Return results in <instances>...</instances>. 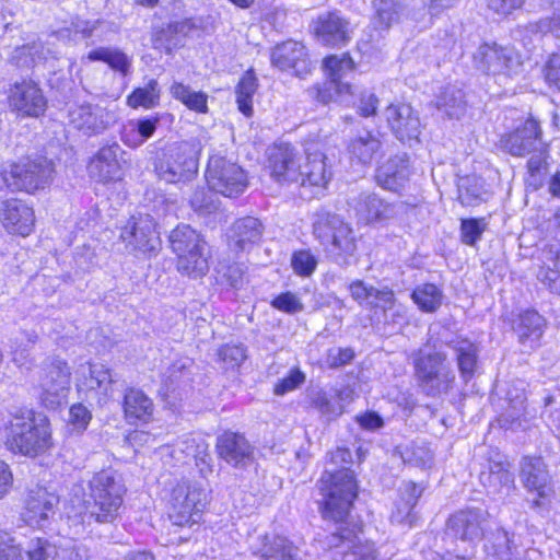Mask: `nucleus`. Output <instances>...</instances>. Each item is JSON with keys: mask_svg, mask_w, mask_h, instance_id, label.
I'll list each match as a JSON object with an SVG mask.
<instances>
[{"mask_svg": "<svg viewBox=\"0 0 560 560\" xmlns=\"http://www.w3.org/2000/svg\"><path fill=\"white\" fill-rule=\"evenodd\" d=\"M268 167L271 176L280 184H300L302 174L301 155L288 143H281L270 149Z\"/></svg>", "mask_w": 560, "mask_h": 560, "instance_id": "20", "label": "nucleus"}, {"mask_svg": "<svg viewBox=\"0 0 560 560\" xmlns=\"http://www.w3.org/2000/svg\"><path fill=\"white\" fill-rule=\"evenodd\" d=\"M359 222L364 224H387L405 219L412 206L404 201L388 202L375 192H362L352 201Z\"/></svg>", "mask_w": 560, "mask_h": 560, "instance_id": "9", "label": "nucleus"}, {"mask_svg": "<svg viewBox=\"0 0 560 560\" xmlns=\"http://www.w3.org/2000/svg\"><path fill=\"white\" fill-rule=\"evenodd\" d=\"M486 230L483 219H464L460 223L462 241L466 245H475Z\"/></svg>", "mask_w": 560, "mask_h": 560, "instance_id": "57", "label": "nucleus"}, {"mask_svg": "<svg viewBox=\"0 0 560 560\" xmlns=\"http://www.w3.org/2000/svg\"><path fill=\"white\" fill-rule=\"evenodd\" d=\"M206 179L211 190L225 197L243 194L248 185L245 171L237 163L219 154L210 156Z\"/></svg>", "mask_w": 560, "mask_h": 560, "instance_id": "10", "label": "nucleus"}, {"mask_svg": "<svg viewBox=\"0 0 560 560\" xmlns=\"http://www.w3.org/2000/svg\"><path fill=\"white\" fill-rule=\"evenodd\" d=\"M324 67L328 72L329 81L323 88L311 90L318 102L323 104L331 102L334 100L332 91L337 95L351 93V85L343 81L354 69V62L348 54L328 56L324 59Z\"/></svg>", "mask_w": 560, "mask_h": 560, "instance_id": "16", "label": "nucleus"}, {"mask_svg": "<svg viewBox=\"0 0 560 560\" xmlns=\"http://www.w3.org/2000/svg\"><path fill=\"white\" fill-rule=\"evenodd\" d=\"M512 545L513 542L509 536V533L504 529H498L488 540L486 549L488 555L494 557L497 560H511Z\"/></svg>", "mask_w": 560, "mask_h": 560, "instance_id": "53", "label": "nucleus"}, {"mask_svg": "<svg viewBox=\"0 0 560 560\" xmlns=\"http://www.w3.org/2000/svg\"><path fill=\"white\" fill-rule=\"evenodd\" d=\"M310 406L314 408L326 421L339 418L346 406L353 401L354 393L349 387L335 388L329 392L319 389L310 393Z\"/></svg>", "mask_w": 560, "mask_h": 560, "instance_id": "25", "label": "nucleus"}, {"mask_svg": "<svg viewBox=\"0 0 560 560\" xmlns=\"http://www.w3.org/2000/svg\"><path fill=\"white\" fill-rule=\"evenodd\" d=\"M331 172L326 164V156L319 151H306V163L302 166L300 186L325 188L330 180Z\"/></svg>", "mask_w": 560, "mask_h": 560, "instance_id": "36", "label": "nucleus"}, {"mask_svg": "<svg viewBox=\"0 0 560 560\" xmlns=\"http://www.w3.org/2000/svg\"><path fill=\"white\" fill-rule=\"evenodd\" d=\"M542 262L537 279L551 292L560 295V245L545 247Z\"/></svg>", "mask_w": 560, "mask_h": 560, "instance_id": "38", "label": "nucleus"}, {"mask_svg": "<svg viewBox=\"0 0 560 560\" xmlns=\"http://www.w3.org/2000/svg\"><path fill=\"white\" fill-rule=\"evenodd\" d=\"M70 375L67 362L58 358H50L42 364L38 375L39 399L46 408L56 409L66 398Z\"/></svg>", "mask_w": 560, "mask_h": 560, "instance_id": "11", "label": "nucleus"}, {"mask_svg": "<svg viewBox=\"0 0 560 560\" xmlns=\"http://www.w3.org/2000/svg\"><path fill=\"white\" fill-rule=\"evenodd\" d=\"M89 61L106 62L110 69L126 77L130 72L131 58L118 48L98 47L86 55Z\"/></svg>", "mask_w": 560, "mask_h": 560, "instance_id": "42", "label": "nucleus"}, {"mask_svg": "<svg viewBox=\"0 0 560 560\" xmlns=\"http://www.w3.org/2000/svg\"><path fill=\"white\" fill-rule=\"evenodd\" d=\"M317 488L323 497V517L342 524L357 498L354 472L347 467L326 468L317 482Z\"/></svg>", "mask_w": 560, "mask_h": 560, "instance_id": "3", "label": "nucleus"}, {"mask_svg": "<svg viewBox=\"0 0 560 560\" xmlns=\"http://www.w3.org/2000/svg\"><path fill=\"white\" fill-rule=\"evenodd\" d=\"M381 145L382 143L376 136L365 132L350 142L349 152L352 159H357L362 164H369L381 149Z\"/></svg>", "mask_w": 560, "mask_h": 560, "instance_id": "46", "label": "nucleus"}, {"mask_svg": "<svg viewBox=\"0 0 560 560\" xmlns=\"http://www.w3.org/2000/svg\"><path fill=\"white\" fill-rule=\"evenodd\" d=\"M207 502L206 491L190 483L177 485L172 491L168 517L176 526H190L199 522Z\"/></svg>", "mask_w": 560, "mask_h": 560, "instance_id": "12", "label": "nucleus"}, {"mask_svg": "<svg viewBox=\"0 0 560 560\" xmlns=\"http://www.w3.org/2000/svg\"><path fill=\"white\" fill-rule=\"evenodd\" d=\"M119 238L131 253L155 252L160 244L155 221L147 213L130 217L121 228Z\"/></svg>", "mask_w": 560, "mask_h": 560, "instance_id": "14", "label": "nucleus"}, {"mask_svg": "<svg viewBox=\"0 0 560 560\" xmlns=\"http://www.w3.org/2000/svg\"><path fill=\"white\" fill-rule=\"evenodd\" d=\"M5 445L13 453L37 456L51 446V433L46 417L32 410L15 415L7 428Z\"/></svg>", "mask_w": 560, "mask_h": 560, "instance_id": "4", "label": "nucleus"}, {"mask_svg": "<svg viewBox=\"0 0 560 560\" xmlns=\"http://www.w3.org/2000/svg\"><path fill=\"white\" fill-rule=\"evenodd\" d=\"M262 234L264 225L257 218L244 217L237 219L226 232L228 246L235 254L249 252L259 244Z\"/></svg>", "mask_w": 560, "mask_h": 560, "instance_id": "26", "label": "nucleus"}, {"mask_svg": "<svg viewBox=\"0 0 560 560\" xmlns=\"http://www.w3.org/2000/svg\"><path fill=\"white\" fill-rule=\"evenodd\" d=\"M54 165L44 156L25 159L4 166L0 178L11 190L33 192L43 189L51 180Z\"/></svg>", "mask_w": 560, "mask_h": 560, "instance_id": "8", "label": "nucleus"}, {"mask_svg": "<svg viewBox=\"0 0 560 560\" xmlns=\"http://www.w3.org/2000/svg\"><path fill=\"white\" fill-rule=\"evenodd\" d=\"M159 120L156 118L139 119L135 124H129L122 133V141L131 148L141 145L145 140L153 136Z\"/></svg>", "mask_w": 560, "mask_h": 560, "instance_id": "48", "label": "nucleus"}, {"mask_svg": "<svg viewBox=\"0 0 560 560\" xmlns=\"http://www.w3.org/2000/svg\"><path fill=\"white\" fill-rule=\"evenodd\" d=\"M438 107L450 118H459L466 109L463 91L454 86L445 88L439 97Z\"/></svg>", "mask_w": 560, "mask_h": 560, "instance_id": "50", "label": "nucleus"}, {"mask_svg": "<svg viewBox=\"0 0 560 560\" xmlns=\"http://www.w3.org/2000/svg\"><path fill=\"white\" fill-rule=\"evenodd\" d=\"M456 355L458 371L464 382H468L475 374L478 360V348L468 339H456L448 343Z\"/></svg>", "mask_w": 560, "mask_h": 560, "instance_id": "39", "label": "nucleus"}, {"mask_svg": "<svg viewBox=\"0 0 560 560\" xmlns=\"http://www.w3.org/2000/svg\"><path fill=\"white\" fill-rule=\"evenodd\" d=\"M373 8V22L382 30H388L393 24L398 23L406 10L402 0H374Z\"/></svg>", "mask_w": 560, "mask_h": 560, "instance_id": "41", "label": "nucleus"}, {"mask_svg": "<svg viewBox=\"0 0 560 560\" xmlns=\"http://www.w3.org/2000/svg\"><path fill=\"white\" fill-rule=\"evenodd\" d=\"M160 100V89L156 80L152 79L143 88L136 89L127 98V103L132 108L144 107L152 108L158 105Z\"/></svg>", "mask_w": 560, "mask_h": 560, "instance_id": "51", "label": "nucleus"}, {"mask_svg": "<svg viewBox=\"0 0 560 560\" xmlns=\"http://www.w3.org/2000/svg\"><path fill=\"white\" fill-rule=\"evenodd\" d=\"M43 57L39 54V45H24L14 49L12 55L13 62L20 68H30L35 66Z\"/></svg>", "mask_w": 560, "mask_h": 560, "instance_id": "55", "label": "nucleus"}, {"mask_svg": "<svg viewBox=\"0 0 560 560\" xmlns=\"http://www.w3.org/2000/svg\"><path fill=\"white\" fill-rule=\"evenodd\" d=\"M480 481L491 494H510L514 489V474L511 470V464L502 456L490 460L488 470L480 474Z\"/></svg>", "mask_w": 560, "mask_h": 560, "instance_id": "33", "label": "nucleus"}, {"mask_svg": "<svg viewBox=\"0 0 560 560\" xmlns=\"http://www.w3.org/2000/svg\"><path fill=\"white\" fill-rule=\"evenodd\" d=\"M258 88L257 78L252 70L246 71L236 85V103L238 110L246 117L253 115V96Z\"/></svg>", "mask_w": 560, "mask_h": 560, "instance_id": "47", "label": "nucleus"}, {"mask_svg": "<svg viewBox=\"0 0 560 560\" xmlns=\"http://www.w3.org/2000/svg\"><path fill=\"white\" fill-rule=\"evenodd\" d=\"M9 104L23 117H38L46 110L47 100L36 82L24 80L10 88Z\"/></svg>", "mask_w": 560, "mask_h": 560, "instance_id": "21", "label": "nucleus"}, {"mask_svg": "<svg viewBox=\"0 0 560 560\" xmlns=\"http://www.w3.org/2000/svg\"><path fill=\"white\" fill-rule=\"evenodd\" d=\"M190 205L192 209L200 214H210L219 208L213 196L203 189H197L194 191L190 198Z\"/></svg>", "mask_w": 560, "mask_h": 560, "instance_id": "60", "label": "nucleus"}, {"mask_svg": "<svg viewBox=\"0 0 560 560\" xmlns=\"http://www.w3.org/2000/svg\"><path fill=\"white\" fill-rule=\"evenodd\" d=\"M122 154L124 150L117 143L102 147L89 163L90 176L101 183L121 180L126 164Z\"/></svg>", "mask_w": 560, "mask_h": 560, "instance_id": "22", "label": "nucleus"}, {"mask_svg": "<svg viewBox=\"0 0 560 560\" xmlns=\"http://www.w3.org/2000/svg\"><path fill=\"white\" fill-rule=\"evenodd\" d=\"M219 457L234 468L244 469L254 462V446L240 433L225 431L217 439Z\"/></svg>", "mask_w": 560, "mask_h": 560, "instance_id": "24", "label": "nucleus"}, {"mask_svg": "<svg viewBox=\"0 0 560 560\" xmlns=\"http://www.w3.org/2000/svg\"><path fill=\"white\" fill-rule=\"evenodd\" d=\"M541 130L539 124L535 119H527L522 128H517L514 132L509 135L504 142L505 149L513 155H524V148L517 147L518 140L526 139V145L533 143L535 145L537 139L540 137Z\"/></svg>", "mask_w": 560, "mask_h": 560, "instance_id": "45", "label": "nucleus"}, {"mask_svg": "<svg viewBox=\"0 0 560 560\" xmlns=\"http://www.w3.org/2000/svg\"><path fill=\"white\" fill-rule=\"evenodd\" d=\"M124 412L131 424L148 422L153 413V401L142 390L129 388L124 396Z\"/></svg>", "mask_w": 560, "mask_h": 560, "instance_id": "37", "label": "nucleus"}, {"mask_svg": "<svg viewBox=\"0 0 560 560\" xmlns=\"http://www.w3.org/2000/svg\"><path fill=\"white\" fill-rule=\"evenodd\" d=\"M411 359L415 378L425 396L440 397L454 388L456 375L445 352L425 346L413 351Z\"/></svg>", "mask_w": 560, "mask_h": 560, "instance_id": "2", "label": "nucleus"}, {"mask_svg": "<svg viewBox=\"0 0 560 560\" xmlns=\"http://www.w3.org/2000/svg\"><path fill=\"white\" fill-rule=\"evenodd\" d=\"M291 266L296 275L308 277L315 271L317 259L310 250L301 249L293 253Z\"/></svg>", "mask_w": 560, "mask_h": 560, "instance_id": "54", "label": "nucleus"}, {"mask_svg": "<svg viewBox=\"0 0 560 560\" xmlns=\"http://www.w3.org/2000/svg\"><path fill=\"white\" fill-rule=\"evenodd\" d=\"M272 307L277 308L278 311L288 313V314H295L299 312H302L304 308L303 303L298 298L296 294L288 291L284 293L279 294L271 301Z\"/></svg>", "mask_w": 560, "mask_h": 560, "instance_id": "61", "label": "nucleus"}, {"mask_svg": "<svg viewBox=\"0 0 560 560\" xmlns=\"http://www.w3.org/2000/svg\"><path fill=\"white\" fill-rule=\"evenodd\" d=\"M68 116L73 128L86 136L102 133L114 121V115L105 107L89 103L70 107Z\"/></svg>", "mask_w": 560, "mask_h": 560, "instance_id": "23", "label": "nucleus"}, {"mask_svg": "<svg viewBox=\"0 0 560 560\" xmlns=\"http://www.w3.org/2000/svg\"><path fill=\"white\" fill-rule=\"evenodd\" d=\"M458 199L464 206H474L485 200L483 180L478 176H467L458 186Z\"/></svg>", "mask_w": 560, "mask_h": 560, "instance_id": "52", "label": "nucleus"}, {"mask_svg": "<svg viewBox=\"0 0 560 560\" xmlns=\"http://www.w3.org/2000/svg\"><path fill=\"white\" fill-rule=\"evenodd\" d=\"M509 407L500 417L499 422L504 429H525L528 424L526 417V397L523 390L517 392L514 396L509 392L506 394Z\"/></svg>", "mask_w": 560, "mask_h": 560, "instance_id": "40", "label": "nucleus"}, {"mask_svg": "<svg viewBox=\"0 0 560 560\" xmlns=\"http://www.w3.org/2000/svg\"><path fill=\"white\" fill-rule=\"evenodd\" d=\"M57 555V546L44 538L31 540L25 550L26 560H55ZM0 560H24L21 549L5 534H0Z\"/></svg>", "mask_w": 560, "mask_h": 560, "instance_id": "28", "label": "nucleus"}, {"mask_svg": "<svg viewBox=\"0 0 560 560\" xmlns=\"http://www.w3.org/2000/svg\"><path fill=\"white\" fill-rule=\"evenodd\" d=\"M58 504L59 497L55 492L35 486L25 494L22 517L30 526L44 528L56 514Z\"/></svg>", "mask_w": 560, "mask_h": 560, "instance_id": "18", "label": "nucleus"}, {"mask_svg": "<svg viewBox=\"0 0 560 560\" xmlns=\"http://www.w3.org/2000/svg\"><path fill=\"white\" fill-rule=\"evenodd\" d=\"M422 492L423 487L421 485L412 481L404 482L399 488V498L395 502V508L390 514V522L393 524L412 526L417 518L413 509Z\"/></svg>", "mask_w": 560, "mask_h": 560, "instance_id": "34", "label": "nucleus"}, {"mask_svg": "<svg viewBox=\"0 0 560 560\" xmlns=\"http://www.w3.org/2000/svg\"><path fill=\"white\" fill-rule=\"evenodd\" d=\"M271 62L280 70H294L301 75L311 70V62L307 58L305 47L294 40H288L277 45L271 52Z\"/></svg>", "mask_w": 560, "mask_h": 560, "instance_id": "32", "label": "nucleus"}, {"mask_svg": "<svg viewBox=\"0 0 560 560\" xmlns=\"http://www.w3.org/2000/svg\"><path fill=\"white\" fill-rule=\"evenodd\" d=\"M361 528L354 529L340 525L327 536V546L329 548H341L342 552L352 550L354 560H376L375 547L370 542H362L359 536Z\"/></svg>", "mask_w": 560, "mask_h": 560, "instance_id": "29", "label": "nucleus"}, {"mask_svg": "<svg viewBox=\"0 0 560 560\" xmlns=\"http://www.w3.org/2000/svg\"><path fill=\"white\" fill-rule=\"evenodd\" d=\"M474 62L479 70L493 75H511L521 66L513 48L499 46L495 43L480 45L474 54Z\"/></svg>", "mask_w": 560, "mask_h": 560, "instance_id": "17", "label": "nucleus"}, {"mask_svg": "<svg viewBox=\"0 0 560 560\" xmlns=\"http://www.w3.org/2000/svg\"><path fill=\"white\" fill-rule=\"evenodd\" d=\"M171 94L190 110L200 114H207L209 110L208 95L205 92L194 91L188 85L175 82L171 86Z\"/></svg>", "mask_w": 560, "mask_h": 560, "instance_id": "44", "label": "nucleus"}, {"mask_svg": "<svg viewBox=\"0 0 560 560\" xmlns=\"http://www.w3.org/2000/svg\"><path fill=\"white\" fill-rule=\"evenodd\" d=\"M313 234L325 247V252L340 266H349L357 250L352 228L339 215L318 214L313 224Z\"/></svg>", "mask_w": 560, "mask_h": 560, "instance_id": "5", "label": "nucleus"}, {"mask_svg": "<svg viewBox=\"0 0 560 560\" xmlns=\"http://www.w3.org/2000/svg\"><path fill=\"white\" fill-rule=\"evenodd\" d=\"M520 478L528 491L537 492L539 498L546 495L550 475L541 457H523L520 463Z\"/></svg>", "mask_w": 560, "mask_h": 560, "instance_id": "35", "label": "nucleus"}, {"mask_svg": "<svg viewBox=\"0 0 560 560\" xmlns=\"http://www.w3.org/2000/svg\"><path fill=\"white\" fill-rule=\"evenodd\" d=\"M394 291L387 287L383 289L374 288L373 295L369 301V305L375 308H382L383 311L392 310L395 305Z\"/></svg>", "mask_w": 560, "mask_h": 560, "instance_id": "64", "label": "nucleus"}, {"mask_svg": "<svg viewBox=\"0 0 560 560\" xmlns=\"http://www.w3.org/2000/svg\"><path fill=\"white\" fill-rule=\"evenodd\" d=\"M411 298L421 311L432 313L441 306L443 293L435 284L424 283L413 290Z\"/></svg>", "mask_w": 560, "mask_h": 560, "instance_id": "49", "label": "nucleus"}, {"mask_svg": "<svg viewBox=\"0 0 560 560\" xmlns=\"http://www.w3.org/2000/svg\"><path fill=\"white\" fill-rule=\"evenodd\" d=\"M529 185L536 189L542 186L545 175L547 173V163L541 154H535L530 156L527 162Z\"/></svg>", "mask_w": 560, "mask_h": 560, "instance_id": "59", "label": "nucleus"}, {"mask_svg": "<svg viewBox=\"0 0 560 560\" xmlns=\"http://www.w3.org/2000/svg\"><path fill=\"white\" fill-rule=\"evenodd\" d=\"M488 517L481 509L459 510L448 517L445 534L454 540L476 544L485 536Z\"/></svg>", "mask_w": 560, "mask_h": 560, "instance_id": "15", "label": "nucleus"}, {"mask_svg": "<svg viewBox=\"0 0 560 560\" xmlns=\"http://www.w3.org/2000/svg\"><path fill=\"white\" fill-rule=\"evenodd\" d=\"M393 135L401 142L418 141L421 121L418 112L408 103L393 102L383 112Z\"/></svg>", "mask_w": 560, "mask_h": 560, "instance_id": "19", "label": "nucleus"}, {"mask_svg": "<svg viewBox=\"0 0 560 560\" xmlns=\"http://www.w3.org/2000/svg\"><path fill=\"white\" fill-rule=\"evenodd\" d=\"M0 218L10 233L22 236L28 235L35 223L33 209L19 199L4 201L0 209Z\"/></svg>", "mask_w": 560, "mask_h": 560, "instance_id": "31", "label": "nucleus"}, {"mask_svg": "<svg viewBox=\"0 0 560 560\" xmlns=\"http://www.w3.org/2000/svg\"><path fill=\"white\" fill-rule=\"evenodd\" d=\"M83 492V520L89 524L113 523L120 513L127 491L121 477L113 470H101L73 488L74 495Z\"/></svg>", "mask_w": 560, "mask_h": 560, "instance_id": "1", "label": "nucleus"}, {"mask_svg": "<svg viewBox=\"0 0 560 560\" xmlns=\"http://www.w3.org/2000/svg\"><path fill=\"white\" fill-rule=\"evenodd\" d=\"M310 27L317 43L330 48L346 46L353 33L350 20L337 10L319 13Z\"/></svg>", "mask_w": 560, "mask_h": 560, "instance_id": "13", "label": "nucleus"}, {"mask_svg": "<svg viewBox=\"0 0 560 560\" xmlns=\"http://www.w3.org/2000/svg\"><path fill=\"white\" fill-rule=\"evenodd\" d=\"M221 283H224L232 289L240 290L247 283V276L245 268L241 264H232L222 268Z\"/></svg>", "mask_w": 560, "mask_h": 560, "instance_id": "56", "label": "nucleus"}, {"mask_svg": "<svg viewBox=\"0 0 560 560\" xmlns=\"http://www.w3.org/2000/svg\"><path fill=\"white\" fill-rule=\"evenodd\" d=\"M305 378V374L300 369H292L287 376L279 380L275 386L273 393L276 395H284L292 392L304 384Z\"/></svg>", "mask_w": 560, "mask_h": 560, "instance_id": "62", "label": "nucleus"}, {"mask_svg": "<svg viewBox=\"0 0 560 560\" xmlns=\"http://www.w3.org/2000/svg\"><path fill=\"white\" fill-rule=\"evenodd\" d=\"M91 388L101 389L105 395H108L112 384L114 383V376L109 369L103 364H91Z\"/></svg>", "mask_w": 560, "mask_h": 560, "instance_id": "58", "label": "nucleus"}, {"mask_svg": "<svg viewBox=\"0 0 560 560\" xmlns=\"http://www.w3.org/2000/svg\"><path fill=\"white\" fill-rule=\"evenodd\" d=\"M544 325V318L536 311L527 310L522 313L515 328L520 341L522 343L529 342L532 347L540 339Z\"/></svg>", "mask_w": 560, "mask_h": 560, "instance_id": "43", "label": "nucleus"}, {"mask_svg": "<svg viewBox=\"0 0 560 560\" xmlns=\"http://www.w3.org/2000/svg\"><path fill=\"white\" fill-rule=\"evenodd\" d=\"M198 154L197 144L189 141L175 142L158 155L154 172L166 184H186L197 175Z\"/></svg>", "mask_w": 560, "mask_h": 560, "instance_id": "6", "label": "nucleus"}, {"mask_svg": "<svg viewBox=\"0 0 560 560\" xmlns=\"http://www.w3.org/2000/svg\"><path fill=\"white\" fill-rule=\"evenodd\" d=\"M411 171L406 153L390 156L376 170L375 179L383 189L400 192L409 182Z\"/></svg>", "mask_w": 560, "mask_h": 560, "instance_id": "27", "label": "nucleus"}, {"mask_svg": "<svg viewBox=\"0 0 560 560\" xmlns=\"http://www.w3.org/2000/svg\"><path fill=\"white\" fill-rule=\"evenodd\" d=\"M170 243L178 257L177 269L182 275L200 278L207 273L206 242L196 230L188 224H179L171 232Z\"/></svg>", "mask_w": 560, "mask_h": 560, "instance_id": "7", "label": "nucleus"}, {"mask_svg": "<svg viewBox=\"0 0 560 560\" xmlns=\"http://www.w3.org/2000/svg\"><path fill=\"white\" fill-rule=\"evenodd\" d=\"M406 460L420 467H428L432 464L433 454L424 445L413 443L410 450L406 452Z\"/></svg>", "mask_w": 560, "mask_h": 560, "instance_id": "63", "label": "nucleus"}, {"mask_svg": "<svg viewBox=\"0 0 560 560\" xmlns=\"http://www.w3.org/2000/svg\"><path fill=\"white\" fill-rule=\"evenodd\" d=\"M254 555L264 560H299L300 551L288 538L278 535L258 536L252 544Z\"/></svg>", "mask_w": 560, "mask_h": 560, "instance_id": "30", "label": "nucleus"}]
</instances>
